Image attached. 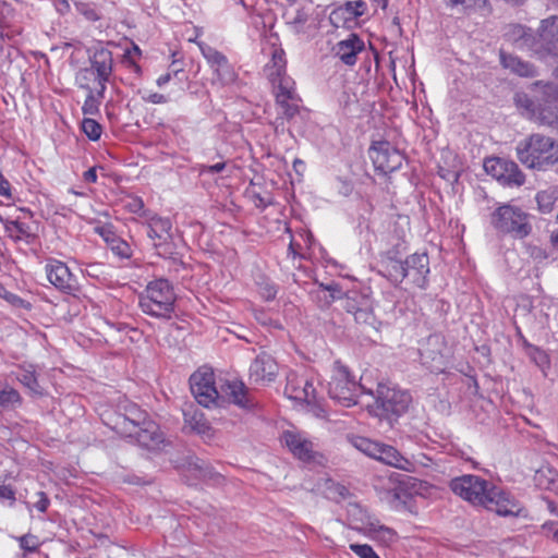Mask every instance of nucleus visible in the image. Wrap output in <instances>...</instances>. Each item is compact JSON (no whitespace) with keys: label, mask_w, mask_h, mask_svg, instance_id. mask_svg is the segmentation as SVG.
Returning a JSON list of instances; mask_svg holds the SVG:
<instances>
[{"label":"nucleus","mask_w":558,"mask_h":558,"mask_svg":"<svg viewBox=\"0 0 558 558\" xmlns=\"http://www.w3.org/2000/svg\"><path fill=\"white\" fill-rule=\"evenodd\" d=\"M450 489L473 506H481L500 517H519L523 507L508 490L478 475L465 474L450 481Z\"/></svg>","instance_id":"nucleus-1"},{"label":"nucleus","mask_w":558,"mask_h":558,"mask_svg":"<svg viewBox=\"0 0 558 558\" xmlns=\"http://www.w3.org/2000/svg\"><path fill=\"white\" fill-rule=\"evenodd\" d=\"M113 429L123 437L135 438L140 446L147 449H154L163 441V435L156 422L132 402L126 403L123 412L117 415Z\"/></svg>","instance_id":"nucleus-2"},{"label":"nucleus","mask_w":558,"mask_h":558,"mask_svg":"<svg viewBox=\"0 0 558 558\" xmlns=\"http://www.w3.org/2000/svg\"><path fill=\"white\" fill-rule=\"evenodd\" d=\"M534 86L541 88V97L535 101L526 94L518 93L514 97L517 107L526 118L558 131V87L542 82Z\"/></svg>","instance_id":"nucleus-3"},{"label":"nucleus","mask_w":558,"mask_h":558,"mask_svg":"<svg viewBox=\"0 0 558 558\" xmlns=\"http://www.w3.org/2000/svg\"><path fill=\"white\" fill-rule=\"evenodd\" d=\"M177 295L169 280L160 278L148 282L140 295L142 312L151 317L170 319L174 313Z\"/></svg>","instance_id":"nucleus-4"},{"label":"nucleus","mask_w":558,"mask_h":558,"mask_svg":"<svg viewBox=\"0 0 558 558\" xmlns=\"http://www.w3.org/2000/svg\"><path fill=\"white\" fill-rule=\"evenodd\" d=\"M490 225L496 232L513 239H524L532 232L530 215L512 204L499 205L490 215Z\"/></svg>","instance_id":"nucleus-5"},{"label":"nucleus","mask_w":558,"mask_h":558,"mask_svg":"<svg viewBox=\"0 0 558 558\" xmlns=\"http://www.w3.org/2000/svg\"><path fill=\"white\" fill-rule=\"evenodd\" d=\"M112 73V52L102 46L93 47L88 50V66L81 69L77 74L78 87L88 88L95 83L107 88Z\"/></svg>","instance_id":"nucleus-6"},{"label":"nucleus","mask_w":558,"mask_h":558,"mask_svg":"<svg viewBox=\"0 0 558 558\" xmlns=\"http://www.w3.org/2000/svg\"><path fill=\"white\" fill-rule=\"evenodd\" d=\"M359 390L373 396L371 389H365L362 384L356 383L355 377L350 374L349 368L336 362L332 368V375L328 384V395L337 403L350 408L357 403Z\"/></svg>","instance_id":"nucleus-7"},{"label":"nucleus","mask_w":558,"mask_h":558,"mask_svg":"<svg viewBox=\"0 0 558 558\" xmlns=\"http://www.w3.org/2000/svg\"><path fill=\"white\" fill-rule=\"evenodd\" d=\"M554 140L539 133L520 141L515 147L519 161L526 168L546 170L549 168Z\"/></svg>","instance_id":"nucleus-8"},{"label":"nucleus","mask_w":558,"mask_h":558,"mask_svg":"<svg viewBox=\"0 0 558 558\" xmlns=\"http://www.w3.org/2000/svg\"><path fill=\"white\" fill-rule=\"evenodd\" d=\"M265 73L272 86L275 98L282 101L298 94L293 78L287 75V61L281 48L274 49L271 59L265 66Z\"/></svg>","instance_id":"nucleus-9"},{"label":"nucleus","mask_w":558,"mask_h":558,"mask_svg":"<svg viewBox=\"0 0 558 558\" xmlns=\"http://www.w3.org/2000/svg\"><path fill=\"white\" fill-rule=\"evenodd\" d=\"M143 226L147 229V236L151 241L158 256L168 257L173 254L172 222L167 217H161L150 211L143 213Z\"/></svg>","instance_id":"nucleus-10"},{"label":"nucleus","mask_w":558,"mask_h":558,"mask_svg":"<svg viewBox=\"0 0 558 558\" xmlns=\"http://www.w3.org/2000/svg\"><path fill=\"white\" fill-rule=\"evenodd\" d=\"M412 401L411 395L391 384L379 383L375 393V403L379 415L390 418L399 417L404 414Z\"/></svg>","instance_id":"nucleus-11"},{"label":"nucleus","mask_w":558,"mask_h":558,"mask_svg":"<svg viewBox=\"0 0 558 558\" xmlns=\"http://www.w3.org/2000/svg\"><path fill=\"white\" fill-rule=\"evenodd\" d=\"M197 46L214 73V84H219L222 87L238 84L239 75L234 66L222 52L204 41H198Z\"/></svg>","instance_id":"nucleus-12"},{"label":"nucleus","mask_w":558,"mask_h":558,"mask_svg":"<svg viewBox=\"0 0 558 558\" xmlns=\"http://www.w3.org/2000/svg\"><path fill=\"white\" fill-rule=\"evenodd\" d=\"M191 391L198 404L210 408L219 404V392L211 369L201 368L190 377Z\"/></svg>","instance_id":"nucleus-13"},{"label":"nucleus","mask_w":558,"mask_h":558,"mask_svg":"<svg viewBox=\"0 0 558 558\" xmlns=\"http://www.w3.org/2000/svg\"><path fill=\"white\" fill-rule=\"evenodd\" d=\"M368 156L376 171L387 174L401 168L404 160L403 154L387 141L374 142Z\"/></svg>","instance_id":"nucleus-14"},{"label":"nucleus","mask_w":558,"mask_h":558,"mask_svg":"<svg viewBox=\"0 0 558 558\" xmlns=\"http://www.w3.org/2000/svg\"><path fill=\"white\" fill-rule=\"evenodd\" d=\"M538 59L558 60V15L541 20L537 28Z\"/></svg>","instance_id":"nucleus-15"},{"label":"nucleus","mask_w":558,"mask_h":558,"mask_svg":"<svg viewBox=\"0 0 558 558\" xmlns=\"http://www.w3.org/2000/svg\"><path fill=\"white\" fill-rule=\"evenodd\" d=\"M485 171L507 186H521L525 177L519 166L511 160L502 158H489L484 162Z\"/></svg>","instance_id":"nucleus-16"},{"label":"nucleus","mask_w":558,"mask_h":558,"mask_svg":"<svg viewBox=\"0 0 558 558\" xmlns=\"http://www.w3.org/2000/svg\"><path fill=\"white\" fill-rule=\"evenodd\" d=\"M402 251V242L399 239L392 245V248L381 250L380 272L395 284L402 282L407 278L405 263L399 259Z\"/></svg>","instance_id":"nucleus-17"},{"label":"nucleus","mask_w":558,"mask_h":558,"mask_svg":"<svg viewBox=\"0 0 558 558\" xmlns=\"http://www.w3.org/2000/svg\"><path fill=\"white\" fill-rule=\"evenodd\" d=\"M48 281L59 291L72 294L76 291V279L65 263L48 259L45 265Z\"/></svg>","instance_id":"nucleus-18"},{"label":"nucleus","mask_w":558,"mask_h":558,"mask_svg":"<svg viewBox=\"0 0 558 558\" xmlns=\"http://www.w3.org/2000/svg\"><path fill=\"white\" fill-rule=\"evenodd\" d=\"M504 36L518 49L529 51L538 58L537 32L534 33L531 27L518 23L509 24Z\"/></svg>","instance_id":"nucleus-19"},{"label":"nucleus","mask_w":558,"mask_h":558,"mask_svg":"<svg viewBox=\"0 0 558 558\" xmlns=\"http://www.w3.org/2000/svg\"><path fill=\"white\" fill-rule=\"evenodd\" d=\"M407 278L416 287L425 288L429 275V257L426 253H414L407 257Z\"/></svg>","instance_id":"nucleus-20"},{"label":"nucleus","mask_w":558,"mask_h":558,"mask_svg":"<svg viewBox=\"0 0 558 558\" xmlns=\"http://www.w3.org/2000/svg\"><path fill=\"white\" fill-rule=\"evenodd\" d=\"M364 49V40L357 34L351 33L347 38L337 43L333 51L343 64L353 66L357 62V56Z\"/></svg>","instance_id":"nucleus-21"},{"label":"nucleus","mask_w":558,"mask_h":558,"mask_svg":"<svg viewBox=\"0 0 558 558\" xmlns=\"http://www.w3.org/2000/svg\"><path fill=\"white\" fill-rule=\"evenodd\" d=\"M429 348L420 350L422 363L433 373H442L446 368L445 357L440 351L441 341L438 336H430L427 339Z\"/></svg>","instance_id":"nucleus-22"},{"label":"nucleus","mask_w":558,"mask_h":558,"mask_svg":"<svg viewBox=\"0 0 558 558\" xmlns=\"http://www.w3.org/2000/svg\"><path fill=\"white\" fill-rule=\"evenodd\" d=\"M277 374V363L266 353H260L250 366V377L256 383H266L275 379Z\"/></svg>","instance_id":"nucleus-23"},{"label":"nucleus","mask_w":558,"mask_h":558,"mask_svg":"<svg viewBox=\"0 0 558 558\" xmlns=\"http://www.w3.org/2000/svg\"><path fill=\"white\" fill-rule=\"evenodd\" d=\"M281 438L295 458L305 462L312 460L313 445L302 434L294 430H286Z\"/></svg>","instance_id":"nucleus-24"},{"label":"nucleus","mask_w":558,"mask_h":558,"mask_svg":"<svg viewBox=\"0 0 558 558\" xmlns=\"http://www.w3.org/2000/svg\"><path fill=\"white\" fill-rule=\"evenodd\" d=\"M183 417L186 428L204 437L213 436V429L204 413L194 405H190L183 410Z\"/></svg>","instance_id":"nucleus-25"},{"label":"nucleus","mask_w":558,"mask_h":558,"mask_svg":"<svg viewBox=\"0 0 558 558\" xmlns=\"http://www.w3.org/2000/svg\"><path fill=\"white\" fill-rule=\"evenodd\" d=\"M15 379L23 385L31 393L35 396L43 395V388L38 381L36 365L32 363H22L17 365V372L13 373Z\"/></svg>","instance_id":"nucleus-26"},{"label":"nucleus","mask_w":558,"mask_h":558,"mask_svg":"<svg viewBox=\"0 0 558 558\" xmlns=\"http://www.w3.org/2000/svg\"><path fill=\"white\" fill-rule=\"evenodd\" d=\"M375 459L384 462L387 465L403 470L412 471L413 463L403 457L395 447L381 444L379 445L378 452Z\"/></svg>","instance_id":"nucleus-27"},{"label":"nucleus","mask_w":558,"mask_h":558,"mask_svg":"<svg viewBox=\"0 0 558 558\" xmlns=\"http://www.w3.org/2000/svg\"><path fill=\"white\" fill-rule=\"evenodd\" d=\"M345 512L350 526L362 532H365L375 519L365 508L355 501H349L345 505Z\"/></svg>","instance_id":"nucleus-28"},{"label":"nucleus","mask_w":558,"mask_h":558,"mask_svg":"<svg viewBox=\"0 0 558 558\" xmlns=\"http://www.w3.org/2000/svg\"><path fill=\"white\" fill-rule=\"evenodd\" d=\"M500 62L504 68L519 76L534 77L537 75V70L532 63L524 61L517 56L500 52Z\"/></svg>","instance_id":"nucleus-29"},{"label":"nucleus","mask_w":558,"mask_h":558,"mask_svg":"<svg viewBox=\"0 0 558 558\" xmlns=\"http://www.w3.org/2000/svg\"><path fill=\"white\" fill-rule=\"evenodd\" d=\"M3 225L7 235L15 242L29 244L35 240V233L27 222L21 220H5Z\"/></svg>","instance_id":"nucleus-30"},{"label":"nucleus","mask_w":558,"mask_h":558,"mask_svg":"<svg viewBox=\"0 0 558 558\" xmlns=\"http://www.w3.org/2000/svg\"><path fill=\"white\" fill-rule=\"evenodd\" d=\"M83 89L87 92V96L82 106V112L84 116H97L105 99L107 88L102 86L93 88L92 85H88V88Z\"/></svg>","instance_id":"nucleus-31"},{"label":"nucleus","mask_w":558,"mask_h":558,"mask_svg":"<svg viewBox=\"0 0 558 558\" xmlns=\"http://www.w3.org/2000/svg\"><path fill=\"white\" fill-rule=\"evenodd\" d=\"M225 391L229 396L230 400L241 407L250 408L252 405L245 385L240 380H231L225 385Z\"/></svg>","instance_id":"nucleus-32"},{"label":"nucleus","mask_w":558,"mask_h":558,"mask_svg":"<svg viewBox=\"0 0 558 558\" xmlns=\"http://www.w3.org/2000/svg\"><path fill=\"white\" fill-rule=\"evenodd\" d=\"M311 11L312 8L310 5L295 7L292 11L287 12V23L295 33H304Z\"/></svg>","instance_id":"nucleus-33"},{"label":"nucleus","mask_w":558,"mask_h":558,"mask_svg":"<svg viewBox=\"0 0 558 558\" xmlns=\"http://www.w3.org/2000/svg\"><path fill=\"white\" fill-rule=\"evenodd\" d=\"M364 533L373 539L381 542L385 545H390L397 539L396 531L391 527L380 524L377 519H374V521Z\"/></svg>","instance_id":"nucleus-34"},{"label":"nucleus","mask_w":558,"mask_h":558,"mask_svg":"<svg viewBox=\"0 0 558 558\" xmlns=\"http://www.w3.org/2000/svg\"><path fill=\"white\" fill-rule=\"evenodd\" d=\"M361 300V308L355 312L354 319L357 324H364L376 328V318L372 308V301L368 296H359Z\"/></svg>","instance_id":"nucleus-35"},{"label":"nucleus","mask_w":558,"mask_h":558,"mask_svg":"<svg viewBox=\"0 0 558 558\" xmlns=\"http://www.w3.org/2000/svg\"><path fill=\"white\" fill-rule=\"evenodd\" d=\"M20 392L9 386L0 390V408L3 410H13L22 404Z\"/></svg>","instance_id":"nucleus-36"},{"label":"nucleus","mask_w":558,"mask_h":558,"mask_svg":"<svg viewBox=\"0 0 558 558\" xmlns=\"http://www.w3.org/2000/svg\"><path fill=\"white\" fill-rule=\"evenodd\" d=\"M300 377L295 374L288 375L284 393L290 399L301 402V400L307 399V392H302L303 384H299Z\"/></svg>","instance_id":"nucleus-37"},{"label":"nucleus","mask_w":558,"mask_h":558,"mask_svg":"<svg viewBox=\"0 0 558 558\" xmlns=\"http://www.w3.org/2000/svg\"><path fill=\"white\" fill-rule=\"evenodd\" d=\"M300 101L301 99L298 94L291 98L287 97L282 101L280 98H276V105L280 110L279 113L287 120L292 119L299 112Z\"/></svg>","instance_id":"nucleus-38"},{"label":"nucleus","mask_w":558,"mask_h":558,"mask_svg":"<svg viewBox=\"0 0 558 558\" xmlns=\"http://www.w3.org/2000/svg\"><path fill=\"white\" fill-rule=\"evenodd\" d=\"M351 444L354 448H356L359 451L363 452L364 454L374 458L378 452V448L380 442L373 441L366 437L362 436H354L351 438Z\"/></svg>","instance_id":"nucleus-39"},{"label":"nucleus","mask_w":558,"mask_h":558,"mask_svg":"<svg viewBox=\"0 0 558 558\" xmlns=\"http://www.w3.org/2000/svg\"><path fill=\"white\" fill-rule=\"evenodd\" d=\"M536 203L542 214H549L554 210L556 197L550 191H539L536 194Z\"/></svg>","instance_id":"nucleus-40"},{"label":"nucleus","mask_w":558,"mask_h":558,"mask_svg":"<svg viewBox=\"0 0 558 558\" xmlns=\"http://www.w3.org/2000/svg\"><path fill=\"white\" fill-rule=\"evenodd\" d=\"M111 252L121 259H129L133 254L131 245L123 239L117 236L110 244Z\"/></svg>","instance_id":"nucleus-41"},{"label":"nucleus","mask_w":558,"mask_h":558,"mask_svg":"<svg viewBox=\"0 0 558 558\" xmlns=\"http://www.w3.org/2000/svg\"><path fill=\"white\" fill-rule=\"evenodd\" d=\"M82 131L90 141L96 142L101 136L102 128L95 119L85 118L82 121Z\"/></svg>","instance_id":"nucleus-42"},{"label":"nucleus","mask_w":558,"mask_h":558,"mask_svg":"<svg viewBox=\"0 0 558 558\" xmlns=\"http://www.w3.org/2000/svg\"><path fill=\"white\" fill-rule=\"evenodd\" d=\"M15 539L19 542L21 549H23L26 554L27 553H36L39 549L40 542L36 535L28 533V534L15 537Z\"/></svg>","instance_id":"nucleus-43"},{"label":"nucleus","mask_w":558,"mask_h":558,"mask_svg":"<svg viewBox=\"0 0 558 558\" xmlns=\"http://www.w3.org/2000/svg\"><path fill=\"white\" fill-rule=\"evenodd\" d=\"M557 477L558 473L550 468H544L536 472V481L538 482V485L548 489L551 484L556 483Z\"/></svg>","instance_id":"nucleus-44"},{"label":"nucleus","mask_w":558,"mask_h":558,"mask_svg":"<svg viewBox=\"0 0 558 558\" xmlns=\"http://www.w3.org/2000/svg\"><path fill=\"white\" fill-rule=\"evenodd\" d=\"M438 174L440 178L446 180L450 184H454L459 181L460 174H461V168L453 166L452 168H445L442 166H439L438 168Z\"/></svg>","instance_id":"nucleus-45"},{"label":"nucleus","mask_w":558,"mask_h":558,"mask_svg":"<svg viewBox=\"0 0 558 558\" xmlns=\"http://www.w3.org/2000/svg\"><path fill=\"white\" fill-rule=\"evenodd\" d=\"M141 57V49L138 46L133 45L131 49H128L123 56V62L129 66L133 68L134 71H140V65L136 63L135 58Z\"/></svg>","instance_id":"nucleus-46"},{"label":"nucleus","mask_w":558,"mask_h":558,"mask_svg":"<svg viewBox=\"0 0 558 558\" xmlns=\"http://www.w3.org/2000/svg\"><path fill=\"white\" fill-rule=\"evenodd\" d=\"M350 549L359 558H379L375 550L367 544H351Z\"/></svg>","instance_id":"nucleus-47"},{"label":"nucleus","mask_w":558,"mask_h":558,"mask_svg":"<svg viewBox=\"0 0 558 558\" xmlns=\"http://www.w3.org/2000/svg\"><path fill=\"white\" fill-rule=\"evenodd\" d=\"M36 497L38 498L36 502L33 505L26 504L27 509L32 511V509H36L40 513H45L49 506H50V499L48 498L47 494L45 492H38L36 493Z\"/></svg>","instance_id":"nucleus-48"},{"label":"nucleus","mask_w":558,"mask_h":558,"mask_svg":"<svg viewBox=\"0 0 558 558\" xmlns=\"http://www.w3.org/2000/svg\"><path fill=\"white\" fill-rule=\"evenodd\" d=\"M299 384H303L302 392H307V399L301 400V402H305L307 404L314 402L316 400V389L313 381L305 376H301Z\"/></svg>","instance_id":"nucleus-49"},{"label":"nucleus","mask_w":558,"mask_h":558,"mask_svg":"<svg viewBox=\"0 0 558 558\" xmlns=\"http://www.w3.org/2000/svg\"><path fill=\"white\" fill-rule=\"evenodd\" d=\"M359 296H364L357 292H352L351 295H348L344 303V308L348 313L352 315L355 314L361 308V300Z\"/></svg>","instance_id":"nucleus-50"},{"label":"nucleus","mask_w":558,"mask_h":558,"mask_svg":"<svg viewBox=\"0 0 558 558\" xmlns=\"http://www.w3.org/2000/svg\"><path fill=\"white\" fill-rule=\"evenodd\" d=\"M328 489L327 497L331 499H337V496L344 498L348 495V489L340 484H337L332 481H327Z\"/></svg>","instance_id":"nucleus-51"},{"label":"nucleus","mask_w":558,"mask_h":558,"mask_svg":"<svg viewBox=\"0 0 558 558\" xmlns=\"http://www.w3.org/2000/svg\"><path fill=\"white\" fill-rule=\"evenodd\" d=\"M95 232L100 235L109 245L116 238L113 227L111 225H101L95 228Z\"/></svg>","instance_id":"nucleus-52"},{"label":"nucleus","mask_w":558,"mask_h":558,"mask_svg":"<svg viewBox=\"0 0 558 558\" xmlns=\"http://www.w3.org/2000/svg\"><path fill=\"white\" fill-rule=\"evenodd\" d=\"M226 168H227V162L220 161L215 165H201L198 172H199V175H208V174L220 173Z\"/></svg>","instance_id":"nucleus-53"},{"label":"nucleus","mask_w":558,"mask_h":558,"mask_svg":"<svg viewBox=\"0 0 558 558\" xmlns=\"http://www.w3.org/2000/svg\"><path fill=\"white\" fill-rule=\"evenodd\" d=\"M125 208L130 211V213H133V214H140L142 213V217H143V213L145 211L144 210V202L141 197L138 196H131L126 203H125Z\"/></svg>","instance_id":"nucleus-54"},{"label":"nucleus","mask_w":558,"mask_h":558,"mask_svg":"<svg viewBox=\"0 0 558 558\" xmlns=\"http://www.w3.org/2000/svg\"><path fill=\"white\" fill-rule=\"evenodd\" d=\"M530 355H531V359L539 366V367H544L548 364V357H547V354L536 348V347H531V351H530Z\"/></svg>","instance_id":"nucleus-55"},{"label":"nucleus","mask_w":558,"mask_h":558,"mask_svg":"<svg viewBox=\"0 0 558 558\" xmlns=\"http://www.w3.org/2000/svg\"><path fill=\"white\" fill-rule=\"evenodd\" d=\"M142 99L145 102L154 104V105H162V104H167L169 101L168 96H166L163 94H159V93H145L142 96Z\"/></svg>","instance_id":"nucleus-56"},{"label":"nucleus","mask_w":558,"mask_h":558,"mask_svg":"<svg viewBox=\"0 0 558 558\" xmlns=\"http://www.w3.org/2000/svg\"><path fill=\"white\" fill-rule=\"evenodd\" d=\"M0 196L7 198L8 201H13L11 183L4 178V175L1 172H0Z\"/></svg>","instance_id":"nucleus-57"},{"label":"nucleus","mask_w":558,"mask_h":558,"mask_svg":"<svg viewBox=\"0 0 558 558\" xmlns=\"http://www.w3.org/2000/svg\"><path fill=\"white\" fill-rule=\"evenodd\" d=\"M100 269H101V264H97V263L85 264V268L82 269V272L92 278H99Z\"/></svg>","instance_id":"nucleus-58"},{"label":"nucleus","mask_w":558,"mask_h":558,"mask_svg":"<svg viewBox=\"0 0 558 558\" xmlns=\"http://www.w3.org/2000/svg\"><path fill=\"white\" fill-rule=\"evenodd\" d=\"M289 254H291L293 257H305L304 253H303V246L301 243H299L295 239H292L290 244H289Z\"/></svg>","instance_id":"nucleus-59"},{"label":"nucleus","mask_w":558,"mask_h":558,"mask_svg":"<svg viewBox=\"0 0 558 558\" xmlns=\"http://www.w3.org/2000/svg\"><path fill=\"white\" fill-rule=\"evenodd\" d=\"M0 499L15 501V492L10 485H0Z\"/></svg>","instance_id":"nucleus-60"},{"label":"nucleus","mask_w":558,"mask_h":558,"mask_svg":"<svg viewBox=\"0 0 558 558\" xmlns=\"http://www.w3.org/2000/svg\"><path fill=\"white\" fill-rule=\"evenodd\" d=\"M320 288L326 291H329L331 293L332 299L341 298L342 291L338 283H333V282L328 283V284L320 283Z\"/></svg>","instance_id":"nucleus-61"},{"label":"nucleus","mask_w":558,"mask_h":558,"mask_svg":"<svg viewBox=\"0 0 558 558\" xmlns=\"http://www.w3.org/2000/svg\"><path fill=\"white\" fill-rule=\"evenodd\" d=\"M307 405L311 408L310 410L313 412V414L316 417L325 418L327 416L326 410L324 409V407L320 403L317 402V399Z\"/></svg>","instance_id":"nucleus-62"},{"label":"nucleus","mask_w":558,"mask_h":558,"mask_svg":"<svg viewBox=\"0 0 558 558\" xmlns=\"http://www.w3.org/2000/svg\"><path fill=\"white\" fill-rule=\"evenodd\" d=\"M262 295L263 298L266 300V301H271L276 298L277 295V290L275 288V286L272 284H266L263 289H262Z\"/></svg>","instance_id":"nucleus-63"},{"label":"nucleus","mask_w":558,"mask_h":558,"mask_svg":"<svg viewBox=\"0 0 558 558\" xmlns=\"http://www.w3.org/2000/svg\"><path fill=\"white\" fill-rule=\"evenodd\" d=\"M53 5L60 14H66L70 12L71 7L68 0H53Z\"/></svg>","instance_id":"nucleus-64"}]
</instances>
